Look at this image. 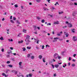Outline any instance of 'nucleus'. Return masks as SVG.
Segmentation results:
<instances>
[{
  "mask_svg": "<svg viewBox=\"0 0 77 77\" xmlns=\"http://www.w3.org/2000/svg\"><path fill=\"white\" fill-rule=\"evenodd\" d=\"M30 37L29 35H27L26 37V38L25 40V41H26V42H30V41L29 40V39H30Z\"/></svg>",
  "mask_w": 77,
  "mask_h": 77,
  "instance_id": "f257e3e1",
  "label": "nucleus"
},
{
  "mask_svg": "<svg viewBox=\"0 0 77 77\" xmlns=\"http://www.w3.org/2000/svg\"><path fill=\"white\" fill-rule=\"evenodd\" d=\"M58 56H59V55L58 54L55 53L54 55V59H57Z\"/></svg>",
  "mask_w": 77,
  "mask_h": 77,
  "instance_id": "f03ea898",
  "label": "nucleus"
},
{
  "mask_svg": "<svg viewBox=\"0 0 77 77\" xmlns=\"http://www.w3.org/2000/svg\"><path fill=\"white\" fill-rule=\"evenodd\" d=\"M73 40L74 41H77V38L76 36L73 37Z\"/></svg>",
  "mask_w": 77,
  "mask_h": 77,
  "instance_id": "7ed1b4c3",
  "label": "nucleus"
},
{
  "mask_svg": "<svg viewBox=\"0 0 77 77\" xmlns=\"http://www.w3.org/2000/svg\"><path fill=\"white\" fill-rule=\"evenodd\" d=\"M12 72H14L15 74H17V73H18V72L15 70H12Z\"/></svg>",
  "mask_w": 77,
  "mask_h": 77,
  "instance_id": "20e7f679",
  "label": "nucleus"
},
{
  "mask_svg": "<svg viewBox=\"0 0 77 77\" xmlns=\"http://www.w3.org/2000/svg\"><path fill=\"white\" fill-rule=\"evenodd\" d=\"M72 26L71 23H69V24H68V27H72Z\"/></svg>",
  "mask_w": 77,
  "mask_h": 77,
  "instance_id": "39448f33",
  "label": "nucleus"
},
{
  "mask_svg": "<svg viewBox=\"0 0 77 77\" xmlns=\"http://www.w3.org/2000/svg\"><path fill=\"white\" fill-rule=\"evenodd\" d=\"M23 32H24V33H26L27 32V30L25 29H23Z\"/></svg>",
  "mask_w": 77,
  "mask_h": 77,
  "instance_id": "423d86ee",
  "label": "nucleus"
},
{
  "mask_svg": "<svg viewBox=\"0 0 77 77\" xmlns=\"http://www.w3.org/2000/svg\"><path fill=\"white\" fill-rule=\"evenodd\" d=\"M43 9L44 11H48V9L45 7H44L43 8Z\"/></svg>",
  "mask_w": 77,
  "mask_h": 77,
  "instance_id": "0eeeda50",
  "label": "nucleus"
},
{
  "mask_svg": "<svg viewBox=\"0 0 77 77\" xmlns=\"http://www.w3.org/2000/svg\"><path fill=\"white\" fill-rule=\"evenodd\" d=\"M2 74L3 76H5V77H8V75H6V74L4 73H2Z\"/></svg>",
  "mask_w": 77,
  "mask_h": 77,
  "instance_id": "6e6552de",
  "label": "nucleus"
},
{
  "mask_svg": "<svg viewBox=\"0 0 77 77\" xmlns=\"http://www.w3.org/2000/svg\"><path fill=\"white\" fill-rule=\"evenodd\" d=\"M38 58L40 59H41L42 58V56L41 55H40L38 56Z\"/></svg>",
  "mask_w": 77,
  "mask_h": 77,
  "instance_id": "1a4fd4ad",
  "label": "nucleus"
},
{
  "mask_svg": "<svg viewBox=\"0 0 77 77\" xmlns=\"http://www.w3.org/2000/svg\"><path fill=\"white\" fill-rule=\"evenodd\" d=\"M54 24H59V21L54 22Z\"/></svg>",
  "mask_w": 77,
  "mask_h": 77,
  "instance_id": "9d476101",
  "label": "nucleus"
},
{
  "mask_svg": "<svg viewBox=\"0 0 77 77\" xmlns=\"http://www.w3.org/2000/svg\"><path fill=\"white\" fill-rule=\"evenodd\" d=\"M59 64H56L55 65V68H57L59 67Z\"/></svg>",
  "mask_w": 77,
  "mask_h": 77,
  "instance_id": "9b49d317",
  "label": "nucleus"
},
{
  "mask_svg": "<svg viewBox=\"0 0 77 77\" xmlns=\"http://www.w3.org/2000/svg\"><path fill=\"white\" fill-rule=\"evenodd\" d=\"M64 53H65V51H64L62 52L61 53V55H63H63H64Z\"/></svg>",
  "mask_w": 77,
  "mask_h": 77,
  "instance_id": "f8f14e48",
  "label": "nucleus"
},
{
  "mask_svg": "<svg viewBox=\"0 0 77 77\" xmlns=\"http://www.w3.org/2000/svg\"><path fill=\"white\" fill-rule=\"evenodd\" d=\"M23 42V41L22 40L21 41H18V43L19 44H21Z\"/></svg>",
  "mask_w": 77,
  "mask_h": 77,
  "instance_id": "ddd939ff",
  "label": "nucleus"
},
{
  "mask_svg": "<svg viewBox=\"0 0 77 77\" xmlns=\"http://www.w3.org/2000/svg\"><path fill=\"white\" fill-rule=\"evenodd\" d=\"M8 66H9V67H10V68H12V67H13L12 65H8Z\"/></svg>",
  "mask_w": 77,
  "mask_h": 77,
  "instance_id": "4468645a",
  "label": "nucleus"
},
{
  "mask_svg": "<svg viewBox=\"0 0 77 77\" xmlns=\"http://www.w3.org/2000/svg\"><path fill=\"white\" fill-rule=\"evenodd\" d=\"M22 49H23V51H26V48H23Z\"/></svg>",
  "mask_w": 77,
  "mask_h": 77,
  "instance_id": "2eb2a0df",
  "label": "nucleus"
},
{
  "mask_svg": "<svg viewBox=\"0 0 77 77\" xmlns=\"http://www.w3.org/2000/svg\"><path fill=\"white\" fill-rule=\"evenodd\" d=\"M26 48L28 49V50H30V49H31V47H27Z\"/></svg>",
  "mask_w": 77,
  "mask_h": 77,
  "instance_id": "dca6fc26",
  "label": "nucleus"
},
{
  "mask_svg": "<svg viewBox=\"0 0 77 77\" xmlns=\"http://www.w3.org/2000/svg\"><path fill=\"white\" fill-rule=\"evenodd\" d=\"M37 17V19L38 20H39L41 19V18L38 17Z\"/></svg>",
  "mask_w": 77,
  "mask_h": 77,
  "instance_id": "f3484780",
  "label": "nucleus"
},
{
  "mask_svg": "<svg viewBox=\"0 0 77 77\" xmlns=\"http://www.w3.org/2000/svg\"><path fill=\"white\" fill-rule=\"evenodd\" d=\"M21 34L20 33L19 34L17 35V36L18 37H21Z\"/></svg>",
  "mask_w": 77,
  "mask_h": 77,
  "instance_id": "a211bd4d",
  "label": "nucleus"
},
{
  "mask_svg": "<svg viewBox=\"0 0 77 77\" xmlns=\"http://www.w3.org/2000/svg\"><path fill=\"white\" fill-rule=\"evenodd\" d=\"M64 35H68V33L66 32H64Z\"/></svg>",
  "mask_w": 77,
  "mask_h": 77,
  "instance_id": "6ab92c4d",
  "label": "nucleus"
},
{
  "mask_svg": "<svg viewBox=\"0 0 77 77\" xmlns=\"http://www.w3.org/2000/svg\"><path fill=\"white\" fill-rule=\"evenodd\" d=\"M34 57H35V56H32L31 57V59H34Z\"/></svg>",
  "mask_w": 77,
  "mask_h": 77,
  "instance_id": "aec40b11",
  "label": "nucleus"
},
{
  "mask_svg": "<svg viewBox=\"0 0 77 77\" xmlns=\"http://www.w3.org/2000/svg\"><path fill=\"white\" fill-rule=\"evenodd\" d=\"M8 71H9V69H7L6 71V73H8Z\"/></svg>",
  "mask_w": 77,
  "mask_h": 77,
  "instance_id": "412c9836",
  "label": "nucleus"
},
{
  "mask_svg": "<svg viewBox=\"0 0 77 77\" xmlns=\"http://www.w3.org/2000/svg\"><path fill=\"white\" fill-rule=\"evenodd\" d=\"M21 64H22V62H20L19 63V65L20 66H21Z\"/></svg>",
  "mask_w": 77,
  "mask_h": 77,
  "instance_id": "4be33fe9",
  "label": "nucleus"
},
{
  "mask_svg": "<svg viewBox=\"0 0 77 77\" xmlns=\"http://www.w3.org/2000/svg\"><path fill=\"white\" fill-rule=\"evenodd\" d=\"M0 39H1V40H4L2 37H1V38H0Z\"/></svg>",
  "mask_w": 77,
  "mask_h": 77,
  "instance_id": "5701e85b",
  "label": "nucleus"
},
{
  "mask_svg": "<svg viewBox=\"0 0 77 77\" xmlns=\"http://www.w3.org/2000/svg\"><path fill=\"white\" fill-rule=\"evenodd\" d=\"M43 61V62L45 63V58H43V60H42Z\"/></svg>",
  "mask_w": 77,
  "mask_h": 77,
  "instance_id": "b1692460",
  "label": "nucleus"
},
{
  "mask_svg": "<svg viewBox=\"0 0 77 77\" xmlns=\"http://www.w3.org/2000/svg\"><path fill=\"white\" fill-rule=\"evenodd\" d=\"M10 21L11 23H14V21L12 20H11Z\"/></svg>",
  "mask_w": 77,
  "mask_h": 77,
  "instance_id": "393cba45",
  "label": "nucleus"
},
{
  "mask_svg": "<svg viewBox=\"0 0 77 77\" xmlns=\"http://www.w3.org/2000/svg\"><path fill=\"white\" fill-rule=\"evenodd\" d=\"M44 22H45V20H42V23H44Z\"/></svg>",
  "mask_w": 77,
  "mask_h": 77,
  "instance_id": "a878e982",
  "label": "nucleus"
},
{
  "mask_svg": "<svg viewBox=\"0 0 77 77\" xmlns=\"http://www.w3.org/2000/svg\"><path fill=\"white\" fill-rule=\"evenodd\" d=\"M72 66L73 67V66H75V64H72Z\"/></svg>",
  "mask_w": 77,
  "mask_h": 77,
  "instance_id": "bb28decb",
  "label": "nucleus"
},
{
  "mask_svg": "<svg viewBox=\"0 0 77 77\" xmlns=\"http://www.w3.org/2000/svg\"><path fill=\"white\" fill-rule=\"evenodd\" d=\"M75 29H72V32H73V33H74V32H75Z\"/></svg>",
  "mask_w": 77,
  "mask_h": 77,
  "instance_id": "cd10ccee",
  "label": "nucleus"
},
{
  "mask_svg": "<svg viewBox=\"0 0 77 77\" xmlns=\"http://www.w3.org/2000/svg\"><path fill=\"white\" fill-rule=\"evenodd\" d=\"M36 2H41V0H36Z\"/></svg>",
  "mask_w": 77,
  "mask_h": 77,
  "instance_id": "c85d7f7f",
  "label": "nucleus"
},
{
  "mask_svg": "<svg viewBox=\"0 0 77 77\" xmlns=\"http://www.w3.org/2000/svg\"><path fill=\"white\" fill-rule=\"evenodd\" d=\"M30 54H28L27 55V57H30Z\"/></svg>",
  "mask_w": 77,
  "mask_h": 77,
  "instance_id": "c756f323",
  "label": "nucleus"
},
{
  "mask_svg": "<svg viewBox=\"0 0 77 77\" xmlns=\"http://www.w3.org/2000/svg\"><path fill=\"white\" fill-rule=\"evenodd\" d=\"M14 7H15V8H18V5H15Z\"/></svg>",
  "mask_w": 77,
  "mask_h": 77,
  "instance_id": "7c9ffc66",
  "label": "nucleus"
},
{
  "mask_svg": "<svg viewBox=\"0 0 77 77\" xmlns=\"http://www.w3.org/2000/svg\"><path fill=\"white\" fill-rule=\"evenodd\" d=\"M16 22L18 24H20V23L18 21V20L16 21Z\"/></svg>",
  "mask_w": 77,
  "mask_h": 77,
  "instance_id": "2f4dec72",
  "label": "nucleus"
},
{
  "mask_svg": "<svg viewBox=\"0 0 77 77\" xmlns=\"http://www.w3.org/2000/svg\"><path fill=\"white\" fill-rule=\"evenodd\" d=\"M58 57V59H59V60L60 59V58H61V57H59V56H58V57Z\"/></svg>",
  "mask_w": 77,
  "mask_h": 77,
  "instance_id": "473e14b6",
  "label": "nucleus"
},
{
  "mask_svg": "<svg viewBox=\"0 0 77 77\" xmlns=\"http://www.w3.org/2000/svg\"><path fill=\"white\" fill-rule=\"evenodd\" d=\"M51 23H47V26H48V25L51 26Z\"/></svg>",
  "mask_w": 77,
  "mask_h": 77,
  "instance_id": "72a5a7b5",
  "label": "nucleus"
},
{
  "mask_svg": "<svg viewBox=\"0 0 77 77\" xmlns=\"http://www.w3.org/2000/svg\"><path fill=\"white\" fill-rule=\"evenodd\" d=\"M71 60V58L69 57V61H70V60Z\"/></svg>",
  "mask_w": 77,
  "mask_h": 77,
  "instance_id": "f704fd0d",
  "label": "nucleus"
},
{
  "mask_svg": "<svg viewBox=\"0 0 77 77\" xmlns=\"http://www.w3.org/2000/svg\"><path fill=\"white\" fill-rule=\"evenodd\" d=\"M10 49H11V50H13V48H12V47H10Z\"/></svg>",
  "mask_w": 77,
  "mask_h": 77,
  "instance_id": "c9c22d12",
  "label": "nucleus"
},
{
  "mask_svg": "<svg viewBox=\"0 0 77 77\" xmlns=\"http://www.w3.org/2000/svg\"><path fill=\"white\" fill-rule=\"evenodd\" d=\"M66 35V37H68V36H69V34H68L67 35Z\"/></svg>",
  "mask_w": 77,
  "mask_h": 77,
  "instance_id": "e433bc0d",
  "label": "nucleus"
},
{
  "mask_svg": "<svg viewBox=\"0 0 77 77\" xmlns=\"http://www.w3.org/2000/svg\"><path fill=\"white\" fill-rule=\"evenodd\" d=\"M66 27H67V26H63V28L65 29V28H66Z\"/></svg>",
  "mask_w": 77,
  "mask_h": 77,
  "instance_id": "4c0bfd02",
  "label": "nucleus"
},
{
  "mask_svg": "<svg viewBox=\"0 0 77 77\" xmlns=\"http://www.w3.org/2000/svg\"><path fill=\"white\" fill-rule=\"evenodd\" d=\"M46 47H49L50 45H47L46 46Z\"/></svg>",
  "mask_w": 77,
  "mask_h": 77,
  "instance_id": "58836bf2",
  "label": "nucleus"
},
{
  "mask_svg": "<svg viewBox=\"0 0 77 77\" xmlns=\"http://www.w3.org/2000/svg\"><path fill=\"white\" fill-rule=\"evenodd\" d=\"M36 48L37 49H39V47H38V46H36Z\"/></svg>",
  "mask_w": 77,
  "mask_h": 77,
  "instance_id": "ea45409f",
  "label": "nucleus"
},
{
  "mask_svg": "<svg viewBox=\"0 0 77 77\" xmlns=\"http://www.w3.org/2000/svg\"><path fill=\"white\" fill-rule=\"evenodd\" d=\"M51 65H52L53 68H54V66L53 64H52Z\"/></svg>",
  "mask_w": 77,
  "mask_h": 77,
  "instance_id": "a19ab883",
  "label": "nucleus"
},
{
  "mask_svg": "<svg viewBox=\"0 0 77 77\" xmlns=\"http://www.w3.org/2000/svg\"><path fill=\"white\" fill-rule=\"evenodd\" d=\"M7 63H10V61H7Z\"/></svg>",
  "mask_w": 77,
  "mask_h": 77,
  "instance_id": "79ce46f5",
  "label": "nucleus"
},
{
  "mask_svg": "<svg viewBox=\"0 0 77 77\" xmlns=\"http://www.w3.org/2000/svg\"><path fill=\"white\" fill-rule=\"evenodd\" d=\"M2 52H3V51H4V49L3 48L2 49Z\"/></svg>",
  "mask_w": 77,
  "mask_h": 77,
  "instance_id": "37998d69",
  "label": "nucleus"
},
{
  "mask_svg": "<svg viewBox=\"0 0 77 77\" xmlns=\"http://www.w3.org/2000/svg\"><path fill=\"white\" fill-rule=\"evenodd\" d=\"M13 20H16V18H15V17H14Z\"/></svg>",
  "mask_w": 77,
  "mask_h": 77,
  "instance_id": "c03bdc74",
  "label": "nucleus"
},
{
  "mask_svg": "<svg viewBox=\"0 0 77 77\" xmlns=\"http://www.w3.org/2000/svg\"><path fill=\"white\" fill-rule=\"evenodd\" d=\"M72 61H73V62H75V60L73 59L72 60Z\"/></svg>",
  "mask_w": 77,
  "mask_h": 77,
  "instance_id": "a18cd8bd",
  "label": "nucleus"
},
{
  "mask_svg": "<svg viewBox=\"0 0 77 77\" xmlns=\"http://www.w3.org/2000/svg\"><path fill=\"white\" fill-rule=\"evenodd\" d=\"M58 39V38H57V37L54 38V39L55 40L56 39Z\"/></svg>",
  "mask_w": 77,
  "mask_h": 77,
  "instance_id": "49530a36",
  "label": "nucleus"
},
{
  "mask_svg": "<svg viewBox=\"0 0 77 77\" xmlns=\"http://www.w3.org/2000/svg\"><path fill=\"white\" fill-rule=\"evenodd\" d=\"M75 13H74L72 14L73 16H75Z\"/></svg>",
  "mask_w": 77,
  "mask_h": 77,
  "instance_id": "de8ad7c7",
  "label": "nucleus"
},
{
  "mask_svg": "<svg viewBox=\"0 0 77 77\" xmlns=\"http://www.w3.org/2000/svg\"><path fill=\"white\" fill-rule=\"evenodd\" d=\"M57 35H58V36H60V35H61V34H57Z\"/></svg>",
  "mask_w": 77,
  "mask_h": 77,
  "instance_id": "09e8293b",
  "label": "nucleus"
},
{
  "mask_svg": "<svg viewBox=\"0 0 77 77\" xmlns=\"http://www.w3.org/2000/svg\"><path fill=\"white\" fill-rule=\"evenodd\" d=\"M62 13H63V12H60L59 13V14H62Z\"/></svg>",
  "mask_w": 77,
  "mask_h": 77,
  "instance_id": "8fccbe9b",
  "label": "nucleus"
},
{
  "mask_svg": "<svg viewBox=\"0 0 77 77\" xmlns=\"http://www.w3.org/2000/svg\"><path fill=\"white\" fill-rule=\"evenodd\" d=\"M44 46L42 45V49H44Z\"/></svg>",
  "mask_w": 77,
  "mask_h": 77,
  "instance_id": "3c124183",
  "label": "nucleus"
},
{
  "mask_svg": "<svg viewBox=\"0 0 77 77\" xmlns=\"http://www.w3.org/2000/svg\"><path fill=\"white\" fill-rule=\"evenodd\" d=\"M76 54H74L73 55V57H75V56H76Z\"/></svg>",
  "mask_w": 77,
  "mask_h": 77,
  "instance_id": "603ef678",
  "label": "nucleus"
},
{
  "mask_svg": "<svg viewBox=\"0 0 77 77\" xmlns=\"http://www.w3.org/2000/svg\"><path fill=\"white\" fill-rule=\"evenodd\" d=\"M66 24H69V23H68V21H66Z\"/></svg>",
  "mask_w": 77,
  "mask_h": 77,
  "instance_id": "864d4df0",
  "label": "nucleus"
},
{
  "mask_svg": "<svg viewBox=\"0 0 77 77\" xmlns=\"http://www.w3.org/2000/svg\"><path fill=\"white\" fill-rule=\"evenodd\" d=\"M36 27V26L35 25L33 26V28H35Z\"/></svg>",
  "mask_w": 77,
  "mask_h": 77,
  "instance_id": "5fc2aeb1",
  "label": "nucleus"
},
{
  "mask_svg": "<svg viewBox=\"0 0 77 77\" xmlns=\"http://www.w3.org/2000/svg\"><path fill=\"white\" fill-rule=\"evenodd\" d=\"M62 32L61 31L60 32V34L61 35H62Z\"/></svg>",
  "mask_w": 77,
  "mask_h": 77,
  "instance_id": "6e6d98bb",
  "label": "nucleus"
},
{
  "mask_svg": "<svg viewBox=\"0 0 77 77\" xmlns=\"http://www.w3.org/2000/svg\"><path fill=\"white\" fill-rule=\"evenodd\" d=\"M39 40H38L37 41V44H39Z\"/></svg>",
  "mask_w": 77,
  "mask_h": 77,
  "instance_id": "4d7b16f0",
  "label": "nucleus"
},
{
  "mask_svg": "<svg viewBox=\"0 0 77 77\" xmlns=\"http://www.w3.org/2000/svg\"><path fill=\"white\" fill-rule=\"evenodd\" d=\"M70 65H71V63H68V65L69 66H70Z\"/></svg>",
  "mask_w": 77,
  "mask_h": 77,
  "instance_id": "13d9d810",
  "label": "nucleus"
},
{
  "mask_svg": "<svg viewBox=\"0 0 77 77\" xmlns=\"http://www.w3.org/2000/svg\"><path fill=\"white\" fill-rule=\"evenodd\" d=\"M54 77H56V74H54Z\"/></svg>",
  "mask_w": 77,
  "mask_h": 77,
  "instance_id": "bf43d9fd",
  "label": "nucleus"
},
{
  "mask_svg": "<svg viewBox=\"0 0 77 77\" xmlns=\"http://www.w3.org/2000/svg\"><path fill=\"white\" fill-rule=\"evenodd\" d=\"M74 5H77V4L76 2H75V3H74Z\"/></svg>",
  "mask_w": 77,
  "mask_h": 77,
  "instance_id": "052dcab7",
  "label": "nucleus"
},
{
  "mask_svg": "<svg viewBox=\"0 0 77 77\" xmlns=\"http://www.w3.org/2000/svg\"><path fill=\"white\" fill-rule=\"evenodd\" d=\"M3 7H2V6L1 5H0V8H2Z\"/></svg>",
  "mask_w": 77,
  "mask_h": 77,
  "instance_id": "680f3d73",
  "label": "nucleus"
},
{
  "mask_svg": "<svg viewBox=\"0 0 77 77\" xmlns=\"http://www.w3.org/2000/svg\"><path fill=\"white\" fill-rule=\"evenodd\" d=\"M4 20H5V18H3L2 20V21H4Z\"/></svg>",
  "mask_w": 77,
  "mask_h": 77,
  "instance_id": "e2e57ef3",
  "label": "nucleus"
},
{
  "mask_svg": "<svg viewBox=\"0 0 77 77\" xmlns=\"http://www.w3.org/2000/svg\"><path fill=\"white\" fill-rule=\"evenodd\" d=\"M14 55V56H15V55H16V54H17L16 53H14L13 54Z\"/></svg>",
  "mask_w": 77,
  "mask_h": 77,
  "instance_id": "0e129e2a",
  "label": "nucleus"
},
{
  "mask_svg": "<svg viewBox=\"0 0 77 77\" xmlns=\"http://www.w3.org/2000/svg\"><path fill=\"white\" fill-rule=\"evenodd\" d=\"M56 4L57 5H59V4H58V2H56Z\"/></svg>",
  "mask_w": 77,
  "mask_h": 77,
  "instance_id": "69168bd1",
  "label": "nucleus"
},
{
  "mask_svg": "<svg viewBox=\"0 0 77 77\" xmlns=\"http://www.w3.org/2000/svg\"><path fill=\"white\" fill-rule=\"evenodd\" d=\"M53 62H55V60H54V59H53Z\"/></svg>",
  "mask_w": 77,
  "mask_h": 77,
  "instance_id": "338daca9",
  "label": "nucleus"
},
{
  "mask_svg": "<svg viewBox=\"0 0 77 77\" xmlns=\"http://www.w3.org/2000/svg\"><path fill=\"white\" fill-rule=\"evenodd\" d=\"M2 67H5V65H2Z\"/></svg>",
  "mask_w": 77,
  "mask_h": 77,
  "instance_id": "774afa93",
  "label": "nucleus"
}]
</instances>
